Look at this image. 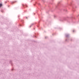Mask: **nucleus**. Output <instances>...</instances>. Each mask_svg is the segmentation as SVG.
Returning a JSON list of instances; mask_svg holds the SVG:
<instances>
[{"instance_id": "f03ea898", "label": "nucleus", "mask_w": 79, "mask_h": 79, "mask_svg": "<svg viewBox=\"0 0 79 79\" xmlns=\"http://www.w3.org/2000/svg\"><path fill=\"white\" fill-rule=\"evenodd\" d=\"M2 6V4H0V7H1V6Z\"/></svg>"}, {"instance_id": "f257e3e1", "label": "nucleus", "mask_w": 79, "mask_h": 79, "mask_svg": "<svg viewBox=\"0 0 79 79\" xmlns=\"http://www.w3.org/2000/svg\"><path fill=\"white\" fill-rule=\"evenodd\" d=\"M34 25V24L33 23H31V25L30 26V27H31V26H32L33 25Z\"/></svg>"}]
</instances>
